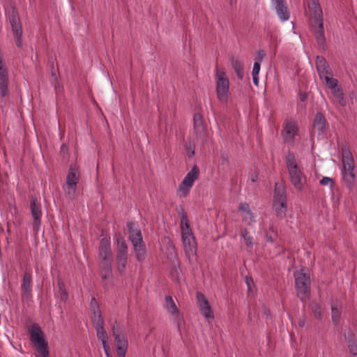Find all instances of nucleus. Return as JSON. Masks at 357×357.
Returning a JSON list of instances; mask_svg holds the SVG:
<instances>
[{
	"instance_id": "52",
	"label": "nucleus",
	"mask_w": 357,
	"mask_h": 357,
	"mask_svg": "<svg viewBox=\"0 0 357 357\" xmlns=\"http://www.w3.org/2000/svg\"><path fill=\"white\" fill-rule=\"evenodd\" d=\"M39 354V356H40V357H49V351L47 350V355L43 356V355H42L41 354Z\"/></svg>"
},
{
	"instance_id": "55",
	"label": "nucleus",
	"mask_w": 357,
	"mask_h": 357,
	"mask_svg": "<svg viewBox=\"0 0 357 357\" xmlns=\"http://www.w3.org/2000/svg\"><path fill=\"white\" fill-rule=\"evenodd\" d=\"M332 310H333V312H334L335 310L337 311V310L335 309L334 307H332Z\"/></svg>"
},
{
	"instance_id": "53",
	"label": "nucleus",
	"mask_w": 357,
	"mask_h": 357,
	"mask_svg": "<svg viewBox=\"0 0 357 357\" xmlns=\"http://www.w3.org/2000/svg\"><path fill=\"white\" fill-rule=\"evenodd\" d=\"M305 100V95H303V96H302L301 97V101H304Z\"/></svg>"
},
{
	"instance_id": "17",
	"label": "nucleus",
	"mask_w": 357,
	"mask_h": 357,
	"mask_svg": "<svg viewBox=\"0 0 357 357\" xmlns=\"http://www.w3.org/2000/svg\"><path fill=\"white\" fill-rule=\"evenodd\" d=\"M112 258H100V275L104 280L112 275Z\"/></svg>"
},
{
	"instance_id": "15",
	"label": "nucleus",
	"mask_w": 357,
	"mask_h": 357,
	"mask_svg": "<svg viewBox=\"0 0 357 357\" xmlns=\"http://www.w3.org/2000/svg\"><path fill=\"white\" fill-rule=\"evenodd\" d=\"M277 14L282 21H287L289 18V12L285 6V0H272Z\"/></svg>"
},
{
	"instance_id": "31",
	"label": "nucleus",
	"mask_w": 357,
	"mask_h": 357,
	"mask_svg": "<svg viewBox=\"0 0 357 357\" xmlns=\"http://www.w3.org/2000/svg\"><path fill=\"white\" fill-rule=\"evenodd\" d=\"M59 285V291H58V296L60 300L62 301H66L68 298V293L64 287L63 284L59 280L58 282Z\"/></svg>"
},
{
	"instance_id": "21",
	"label": "nucleus",
	"mask_w": 357,
	"mask_h": 357,
	"mask_svg": "<svg viewBox=\"0 0 357 357\" xmlns=\"http://www.w3.org/2000/svg\"><path fill=\"white\" fill-rule=\"evenodd\" d=\"M199 175V169L197 165H194L190 171L187 174V175L183 178L182 183L190 187H192L195 181L198 178Z\"/></svg>"
},
{
	"instance_id": "44",
	"label": "nucleus",
	"mask_w": 357,
	"mask_h": 357,
	"mask_svg": "<svg viewBox=\"0 0 357 357\" xmlns=\"http://www.w3.org/2000/svg\"><path fill=\"white\" fill-rule=\"evenodd\" d=\"M260 66H261L260 63H259L258 62H255L252 75H258L259 70H260Z\"/></svg>"
},
{
	"instance_id": "1",
	"label": "nucleus",
	"mask_w": 357,
	"mask_h": 357,
	"mask_svg": "<svg viewBox=\"0 0 357 357\" xmlns=\"http://www.w3.org/2000/svg\"><path fill=\"white\" fill-rule=\"evenodd\" d=\"M342 179L347 188L349 190H352L356 179V175L354 173L355 165L352 153L349 149L346 146H342Z\"/></svg>"
},
{
	"instance_id": "46",
	"label": "nucleus",
	"mask_w": 357,
	"mask_h": 357,
	"mask_svg": "<svg viewBox=\"0 0 357 357\" xmlns=\"http://www.w3.org/2000/svg\"><path fill=\"white\" fill-rule=\"evenodd\" d=\"M340 314H333L332 316L333 321L335 324H337L340 320Z\"/></svg>"
},
{
	"instance_id": "24",
	"label": "nucleus",
	"mask_w": 357,
	"mask_h": 357,
	"mask_svg": "<svg viewBox=\"0 0 357 357\" xmlns=\"http://www.w3.org/2000/svg\"><path fill=\"white\" fill-rule=\"evenodd\" d=\"M113 333L115 339V345L117 348H128V341L126 338L120 334H118L114 326L112 327Z\"/></svg>"
},
{
	"instance_id": "20",
	"label": "nucleus",
	"mask_w": 357,
	"mask_h": 357,
	"mask_svg": "<svg viewBox=\"0 0 357 357\" xmlns=\"http://www.w3.org/2000/svg\"><path fill=\"white\" fill-rule=\"evenodd\" d=\"M99 258H112L109 238L104 237L100 240Z\"/></svg>"
},
{
	"instance_id": "33",
	"label": "nucleus",
	"mask_w": 357,
	"mask_h": 357,
	"mask_svg": "<svg viewBox=\"0 0 357 357\" xmlns=\"http://www.w3.org/2000/svg\"><path fill=\"white\" fill-rule=\"evenodd\" d=\"M242 237L243 238L244 243L245 244V245L248 248H252L253 238L246 229L242 231Z\"/></svg>"
},
{
	"instance_id": "7",
	"label": "nucleus",
	"mask_w": 357,
	"mask_h": 357,
	"mask_svg": "<svg viewBox=\"0 0 357 357\" xmlns=\"http://www.w3.org/2000/svg\"><path fill=\"white\" fill-rule=\"evenodd\" d=\"M31 341L38 354L45 356L47 354V342L45 339L43 332L38 324H33L28 328Z\"/></svg>"
},
{
	"instance_id": "40",
	"label": "nucleus",
	"mask_w": 357,
	"mask_h": 357,
	"mask_svg": "<svg viewBox=\"0 0 357 357\" xmlns=\"http://www.w3.org/2000/svg\"><path fill=\"white\" fill-rule=\"evenodd\" d=\"M266 56V52L264 50H259L257 52V54H256V56H255V62H258L259 63H260L263 59L265 58Z\"/></svg>"
},
{
	"instance_id": "56",
	"label": "nucleus",
	"mask_w": 357,
	"mask_h": 357,
	"mask_svg": "<svg viewBox=\"0 0 357 357\" xmlns=\"http://www.w3.org/2000/svg\"><path fill=\"white\" fill-rule=\"evenodd\" d=\"M107 356V357H110L109 356Z\"/></svg>"
},
{
	"instance_id": "37",
	"label": "nucleus",
	"mask_w": 357,
	"mask_h": 357,
	"mask_svg": "<svg viewBox=\"0 0 357 357\" xmlns=\"http://www.w3.org/2000/svg\"><path fill=\"white\" fill-rule=\"evenodd\" d=\"M348 343H349L348 347H349L350 353L352 354L353 355H356L357 354V344L356 343V342L353 340H349Z\"/></svg>"
},
{
	"instance_id": "32",
	"label": "nucleus",
	"mask_w": 357,
	"mask_h": 357,
	"mask_svg": "<svg viewBox=\"0 0 357 357\" xmlns=\"http://www.w3.org/2000/svg\"><path fill=\"white\" fill-rule=\"evenodd\" d=\"M190 188H191V187H190L188 185H185L181 182V183L179 185V187L177 190L178 196H179L180 197H186L188 195Z\"/></svg>"
},
{
	"instance_id": "34",
	"label": "nucleus",
	"mask_w": 357,
	"mask_h": 357,
	"mask_svg": "<svg viewBox=\"0 0 357 357\" xmlns=\"http://www.w3.org/2000/svg\"><path fill=\"white\" fill-rule=\"evenodd\" d=\"M181 233L190 231L191 229L190 228L189 222L188 218L185 214L183 213L181 220Z\"/></svg>"
},
{
	"instance_id": "6",
	"label": "nucleus",
	"mask_w": 357,
	"mask_h": 357,
	"mask_svg": "<svg viewBox=\"0 0 357 357\" xmlns=\"http://www.w3.org/2000/svg\"><path fill=\"white\" fill-rule=\"evenodd\" d=\"M273 208L278 218L285 217L287 211V195L282 183H275Z\"/></svg>"
},
{
	"instance_id": "36",
	"label": "nucleus",
	"mask_w": 357,
	"mask_h": 357,
	"mask_svg": "<svg viewBox=\"0 0 357 357\" xmlns=\"http://www.w3.org/2000/svg\"><path fill=\"white\" fill-rule=\"evenodd\" d=\"M241 216L243 221L246 222L248 225L255 222L254 215L251 210L250 211H247L245 213H242Z\"/></svg>"
},
{
	"instance_id": "18",
	"label": "nucleus",
	"mask_w": 357,
	"mask_h": 357,
	"mask_svg": "<svg viewBox=\"0 0 357 357\" xmlns=\"http://www.w3.org/2000/svg\"><path fill=\"white\" fill-rule=\"evenodd\" d=\"M317 42L320 46L325 44V36L324 29V21L311 24Z\"/></svg>"
},
{
	"instance_id": "49",
	"label": "nucleus",
	"mask_w": 357,
	"mask_h": 357,
	"mask_svg": "<svg viewBox=\"0 0 357 357\" xmlns=\"http://www.w3.org/2000/svg\"><path fill=\"white\" fill-rule=\"evenodd\" d=\"M205 314V317L207 320H208L209 319L213 318V314Z\"/></svg>"
},
{
	"instance_id": "8",
	"label": "nucleus",
	"mask_w": 357,
	"mask_h": 357,
	"mask_svg": "<svg viewBox=\"0 0 357 357\" xmlns=\"http://www.w3.org/2000/svg\"><path fill=\"white\" fill-rule=\"evenodd\" d=\"M116 266L121 274L124 273L128 263V246L124 238L119 235L116 236Z\"/></svg>"
},
{
	"instance_id": "19",
	"label": "nucleus",
	"mask_w": 357,
	"mask_h": 357,
	"mask_svg": "<svg viewBox=\"0 0 357 357\" xmlns=\"http://www.w3.org/2000/svg\"><path fill=\"white\" fill-rule=\"evenodd\" d=\"M316 67L321 79H323L326 75H331V68L324 58L321 56L317 57Z\"/></svg>"
},
{
	"instance_id": "27",
	"label": "nucleus",
	"mask_w": 357,
	"mask_h": 357,
	"mask_svg": "<svg viewBox=\"0 0 357 357\" xmlns=\"http://www.w3.org/2000/svg\"><path fill=\"white\" fill-rule=\"evenodd\" d=\"M332 93L333 94L336 101L341 105L345 106L347 104L346 100L344 99V94L338 87L336 89L332 91Z\"/></svg>"
},
{
	"instance_id": "50",
	"label": "nucleus",
	"mask_w": 357,
	"mask_h": 357,
	"mask_svg": "<svg viewBox=\"0 0 357 357\" xmlns=\"http://www.w3.org/2000/svg\"><path fill=\"white\" fill-rule=\"evenodd\" d=\"M298 325L301 326V327H303L305 326V320L304 319H300L298 321Z\"/></svg>"
},
{
	"instance_id": "25",
	"label": "nucleus",
	"mask_w": 357,
	"mask_h": 357,
	"mask_svg": "<svg viewBox=\"0 0 357 357\" xmlns=\"http://www.w3.org/2000/svg\"><path fill=\"white\" fill-rule=\"evenodd\" d=\"M231 66L234 68V70H235L238 77L240 78L241 79H242L243 77V63L240 60L233 58L231 59Z\"/></svg>"
},
{
	"instance_id": "45",
	"label": "nucleus",
	"mask_w": 357,
	"mask_h": 357,
	"mask_svg": "<svg viewBox=\"0 0 357 357\" xmlns=\"http://www.w3.org/2000/svg\"><path fill=\"white\" fill-rule=\"evenodd\" d=\"M126 351H127V348H117L116 349L117 357H125Z\"/></svg>"
},
{
	"instance_id": "3",
	"label": "nucleus",
	"mask_w": 357,
	"mask_h": 357,
	"mask_svg": "<svg viewBox=\"0 0 357 357\" xmlns=\"http://www.w3.org/2000/svg\"><path fill=\"white\" fill-rule=\"evenodd\" d=\"M297 296L302 301L309 298L310 295V278L308 270L301 268L294 273Z\"/></svg>"
},
{
	"instance_id": "47",
	"label": "nucleus",
	"mask_w": 357,
	"mask_h": 357,
	"mask_svg": "<svg viewBox=\"0 0 357 357\" xmlns=\"http://www.w3.org/2000/svg\"><path fill=\"white\" fill-rule=\"evenodd\" d=\"M178 271H179V267H175L174 269V271L172 272L173 277H174L175 278H178Z\"/></svg>"
},
{
	"instance_id": "28",
	"label": "nucleus",
	"mask_w": 357,
	"mask_h": 357,
	"mask_svg": "<svg viewBox=\"0 0 357 357\" xmlns=\"http://www.w3.org/2000/svg\"><path fill=\"white\" fill-rule=\"evenodd\" d=\"M197 298L199 305L202 310H210V305L204 294H202L201 293H197Z\"/></svg>"
},
{
	"instance_id": "14",
	"label": "nucleus",
	"mask_w": 357,
	"mask_h": 357,
	"mask_svg": "<svg viewBox=\"0 0 357 357\" xmlns=\"http://www.w3.org/2000/svg\"><path fill=\"white\" fill-rule=\"evenodd\" d=\"M298 134L297 125L294 121H288L286 123L284 130V140L289 144H292L294 141L296 135Z\"/></svg>"
},
{
	"instance_id": "4",
	"label": "nucleus",
	"mask_w": 357,
	"mask_h": 357,
	"mask_svg": "<svg viewBox=\"0 0 357 357\" xmlns=\"http://www.w3.org/2000/svg\"><path fill=\"white\" fill-rule=\"evenodd\" d=\"M129 231V239L132 242L134 252L138 261H142L146 258V246L142 239L140 229L135 227L132 222L127 224Z\"/></svg>"
},
{
	"instance_id": "35",
	"label": "nucleus",
	"mask_w": 357,
	"mask_h": 357,
	"mask_svg": "<svg viewBox=\"0 0 357 357\" xmlns=\"http://www.w3.org/2000/svg\"><path fill=\"white\" fill-rule=\"evenodd\" d=\"M194 126L197 132H201L203 130L201 116L199 114L194 116Z\"/></svg>"
},
{
	"instance_id": "29",
	"label": "nucleus",
	"mask_w": 357,
	"mask_h": 357,
	"mask_svg": "<svg viewBox=\"0 0 357 357\" xmlns=\"http://www.w3.org/2000/svg\"><path fill=\"white\" fill-rule=\"evenodd\" d=\"M165 307L169 312H178V309L171 296H166Z\"/></svg>"
},
{
	"instance_id": "30",
	"label": "nucleus",
	"mask_w": 357,
	"mask_h": 357,
	"mask_svg": "<svg viewBox=\"0 0 357 357\" xmlns=\"http://www.w3.org/2000/svg\"><path fill=\"white\" fill-rule=\"evenodd\" d=\"M331 75H328L327 76L326 75L323 79L325 80L326 82V84L328 86V87H329L330 89H331L332 91H333L334 89H337V80L336 79H334V78H332L331 77Z\"/></svg>"
},
{
	"instance_id": "26",
	"label": "nucleus",
	"mask_w": 357,
	"mask_h": 357,
	"mask_svg": "<svg viewBox=\"0 0 357 357\" xmlns=\"http://www.w3.org/2000/svg\"><path fill=\"white\" fill-rule=\"evenodd\" d=\"M91 319L96 331L104 329L105 323L101 314H93Z\"/></svg>"
},
{
	"instance_id": "54",
	"label": "nucleus",
	"mask_w": 357,
	"mask_h": 357,
	"mask_svg": "<svg viewBox=\"0 0 357 357\" xmlns=\"http://www.w3.org/2000/svg\"><path fill=\"white\" fill-rule=\"evenodd\" d=\"M267 241H270V242H272L273 241V238L270 236H267Z\"/></svg>"
},
{
	"instance_id": "11",
	"label": "nucleus",
	"mask_w": 357,
	"mask_h": 357,
	"mask_svg": "<svg viewBox=\"0 0 357 357\" xmlns=\"http://www.w3.org/2000/svg\"><path fill=\"white\" fill-rule=\"evenodd\" d=\"M310 11L312 23L323 22V13L319 0H305Z\"/></svg>"
},
{
	"instance_id": "23",
	"label": "nucleus",
	"mask_w": 357,
	"mask_h": 357,
	"mask_svg": "<svg viewBox=\"0 0 357 357\" xmlns=\"http://www.w3.org/2000/svg\"><path fill=\"white\" fill-rule=\"evenodd\" d=\"M97 337L102 342V347L105 351L106 356H109V351L110 350V347L108 344V335L107 332L104 329L97 330Z\"/></svg>"
},
{
	"instance_id": "48",
	"label": "nucleus",
	"mask_w": 357,
	"mask_h": 357,
	"mask_svg": "<svg viewBox=\"0 0 357 357\" xmlns=\"http://www.w3.org/2000/svg\"><path fill=\"white\" fill-rule=\"evenodd\" d=\"M252 79L255 85L258 86L259 84V77L257 75H252Z\"/></svg>"
},
{
	"instance_id": "41",
	"label": "nucleus",
	"mask_w": 357,
	"mask_h": 357,
	"mask_svg": "<svg viewBox=\"0 0 357 357\" xmlns=\"http://www.w3.org/2000/svg\"><path fill=\"white\" fill-rule=\"evenodd\" d=\"M245 281L248 287V291L252 292V286L254 285V282L252 278L246 276L245 278Z\"/></svg>"
},
{
	"instance_id": "38",
	"label": "nucleus",
	"mask_w": 357,
	"mask_h": 357,
	"mask_svg": "<svg viewBox=\"0 0 357 357\" xmlns=\"http://www.w3.org/2000/svg\"><path fill=\"white\" fill-rule=\"evenodd\" d=\"M185 150L189 158H191L195 155V146L190 142L186 143Z\"/></svg>"
},
{
	"instance_id": "5",
	"label": "nucleus",
	"mask_w": 357,
	"mask_h": 357,
	"mask_svg": "<svg viewBox=\"0 0 357 357\" xmlns=\"http://www.w3.org/2000/svg\"><path fill=\"white\" fill-rule=\"evenodd\" d=\"M216 87L215 91L218 100L222 103H226L229 97V81L225 72L216 68L215 69Z\"/></svg>"
},
{
	"instance_id": "13",
	"label": "nucleus",
	"mask_w": 357,
	"mask_h": 357,
	"mask_svg": "<svg viewBox=\"0 0 357 357\" xmlns=\"http://www.w3.org/2000/svg\"><path fill=\"white\" fill-rule=\"evenodd\" d=\"M78 181L79 177L76 175L75 169L70 168L66 178L65 188V190L70 199H73L75 196Z\"/></svg>"
},
{
	"instance_id": "22",
	"label": "nucleus",
	"mask_w": 357,
	"mask_h": 357,
	"mask_svg": "<svg viewBox=\"0 0 357 357\" xmlns=\"http://www.w3.org/2000/svg\"><path fill=\"white\" fill-rule=\"evenodd\" d=\"M326 121L324 116L321 112L317 113L313 121V131L319 134L326 129Z\"/></svg>"
},
{
	"instance_id": "42",
	"label": "nucleus",
	"mask_w": 357,
	"mask_h": 357,
	"mask_svg": "<svg viewBox=\"0 0 357 357\" xmlns=\"http://www.w3.org/2000/svg\"><path fill=\"white\" fill-rule=\"evenodd\" d=\"M239 211H241L242 213H245L247 211H250V208L249 205L247 203H241L238 206Z\"/></svg>"
},
{
	"instance_id": "39",
	"label": "nucleus",
	"mask_w": 357,
	"mask_h": 357,
	"mask_svg": "<svg viewBox=\"0 0 357 357\" xmlns=\"http://www.w3.org/2000/svg\"><path fill=\"white\" fill-rule=\"evenodd\" d=\"M319 183L322 185H330L331 188L334 185V181L331 178L326 176L323 177Z\"/></svg>"
},
{
	"instance_id": "43",
	"label": "nucleus",
	"mask_w": 357,
	"mask_h": 357,
	"mask_svg": "<svg viewBox=\"0 0 357 357\" xmlns=\"http://www.w3.org/2000/svg\"><path fill=\"white\" fill-rule=\"evenodd\" d=\"M91 310L92 312H97L99 310L98 303L94 298H93L91 301Z\"/></svg>"
},
{
	"instance_id": "10",
	"label": "nucleus",
	"mask_w": 357,
	"mask_h": 357,
	"mask_svg": "<svg viewBox=\"0 0 357 357\" xmlns=\"http://www.w3.org/2000/svg\"><path fill=\"white\" fill-rule=\"evenodd\" d=\"M181 235L185 255L188 257L194 256L197 252V243L192 231H185Z\"/></svg>"
},
{
	"instance_id": "9",
	"label": "nucleus",
	"mask_w": 357,
	"mask_h": 357,
	"mask_svg": "<svg viewBox=\"0 0 357 357\" xmlns=\"http://www.w3.org/2000/svg\"><path fill=\"white\" fill-rule=\"evenodd\" d=\"M9 21L12 26V30L13 33V36L15 37L16 45L18 47H22V41L21 39L22 36V26L20 23V17L18 13L15 10H12L10 16Z\"/></svg>"
},
{
	"instance_id": "16",
	"label": "nucleus",
	"mask_w": 357,
	"mask_h": 357,
	"mask_svg": "<svg viewBox=\"0 0 357 357\" xmlns=\"http://www.w3.org/2000/svg\"><path fill=\"white\" fill-rule=\"evenodd\" d=\"M22 297L23 300H29L31 295V275L25 273L21 284Z\"/></svg>"
},
{
	"instance_id": "12",
	"label": "nucleus",
	"mask_w": 357,
	"mask_h": 357,
	"mask_svg": "<svg viewBox=\"0 0 357 357\" xmlns=\"http://www.w3.org/2000/svg\"><path fill=\"white\" fill-rule=\"evenodd\" d=\"M30 208L33 219V229L34 231L37 232L41 223L42 211L40 204L37 202L36 197H31Z\"/></svg>"
},
{
	"instance_id": "2",
	"label": "nucleus",
	"mask_w": 357,
	"mask_h": 357,
	"mask_svg": "<svg viewBox=\"0 0 357 357\" xmlns=\"http://www.w3.org/2000/svg\"><path fill=\"white\" fill-rule=\"evenodd\" d=\"M285 159L291 183L296 190H303L305 183L306 177L302 169L298 166L294 154L293 153H289Z\"/></svg>"
},
{
	"instance_id": "51",
	"label": "nucleus",
	"mask_w": 357,
	"mask_h": 357,
	"mask_svg": "<svg viewBox=\"0 0 357 357\" xmlns=\"http://www.w3.org/2000/svg\"><path fill=\"white\" fill-rule=\"evenodd\" d=\"M257 179V175H252L251 177V180L252 182H255Z\"/></svg>"
}]
</instances>
